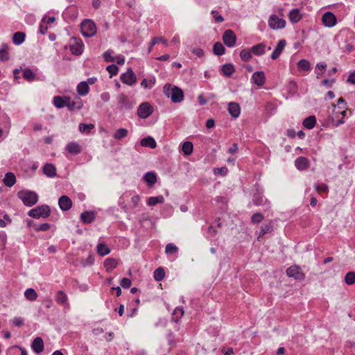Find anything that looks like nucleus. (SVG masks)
<instances>
[{
  "label": "nucleus",
  "instance_id": "1",
  "mask_svg": "<svg viewBox=\"0 0 355 355\" xmlns=\"http://www.w3.org/2000/svg\"><path fill=\"white\" fill-rule=\"evenodd\" d=\"M53 105L57 108L68 107L70 110L73 109L80 110L83 103L80 98L77 101H71L68 96H56L53 98Z\"/></svg>",
  "mask_w": 355,
  "mask_h": 355
},
{
  "label": "nucleus",
  "instance_id": "2",
  "mask_svg": "<svg viewBox=\"0 0 355 355\" xmlns=\"http://www.w3.org/2000/svg\"><path fill=\"white\" fill-rule=\"evenodd\" d=\"M17 196L23 201L24 204L28 207L34 205L38 200L37 194L31 191H20L18 192Z\"/></svg>",
  "mask_w": 355,
  "mask_h": 355
},
{
  "label": "nucleus",
  "instance_id": "3",
  "mask_svg": "<svg viewBox=\"0 0 355 355\" xmlns=\"http://www.w3.org/2000/svg\"><path fill=\"white\" fill-rule=\"evenodd\" d=\"M81 32L85 37H92L96 33V27L94 22L90 19L84 20L80 26Z\"/></svg>",
  "mask_w": 355,
  "mask_h": 355
},
{
  "label": "nucleus",
  "instance_id": "4",
  "mask_svg": "<svg viewBox=\"0 0 355 355\" xmlns=\"http://www.w3.org/2000/svg\"><path fill=\"white\" fill-rule=\"evenodd\" d=\"M50 214V209L47 205H42L37 207L35 209H31L28 211V216L39 218L40 217H47Z\"/></svg>",
  "mask_w": 355,
  "mask_h": 355
},
{
  "label": "nucleus",
  "instance_id": "5",
  "mask_svg": "<svg viewBox=\"0 0 355 355\" xmlns=\"http://www.w3.org/2000/svg\"><path fill=\"white\" fill-rule=\"evenodd\" d=\"M153 112V106L148 102L142 103L137 109V115L141 119H146Z\"/></svg>",
  "mask_w": 355,
  "mask_h": 355
},
{
  "label": "nucleus",
  "instance_id": "6",
  "mask_svg": "<svg viewBox=\"0 0 355 355\" xmlns=\"http://www.w3.org/2000/svg\"><path fill=\"white\" fill-rule=\"evenodd\" d=\"M268 25L273 30L282 29L285 27L286 21L276 15H272L269 17Z\"/></svg>",
  "mask_w": 355,
  "mask_h": 355
},
{
  "label": "nucleus",
  "instance_id": "7",
  "mask_svg": "<svg viewBox=\"0 0 355 355\" xmlns=\"http://www.w3.org/2000/svg\"><path fill=\"white\" fill-rule=\"evenodd\" d=\"M252 202L256 206H266L267 209L270 207V201L263 196V192L259 190H257L254 194Z\"/></svg>",
  "mask_w": 355,
  "mask_h": 355
},
{
  "label": "nucleus",
  "instance_id": "8",
  "mask_svg": "<svg viewBox=\"0 0 355 355\" xmlns=\"http://www.w3.org/2000/svg\"><path fill=\"white\" fill-rule=\"evenodd\" d=\"M286 275L290 277H293L297 280H303L305 277L300 268L297 266H291L286 270Z\"/></svg>",
  "mask_w": 355,
  "mask_h": 355
},
{
  "label": "nucleus",
  "instance_id": "9",
  "mask_svg": "<svg viewBox=\"0 0 355 355\" xmlns=\"http://www.w3.org/2000/svg\"><path fill=\"white\" fill-rule=\"evenodd\" d=\"M224 44L228 47H233L236 44V37L232 30H227L223 35Z\"/></svg>",
  "mask_w": 355,
  "mask_h": 355
},
{
  "label": "nucleus",
  "instance_id": "10",
  "mask_svg": "<svg viewBox=\"0 0 355 355\" xmlns=\"http://www.w3.org/2000/svg\"><path fill=\"white\" fill-rule=\"evenodd\" d=\"M164 92L173 103H180L184 98L183 90H164Z\"/></svg>",
  "mask_w": 355,
  "mask_h": 355
},
{
  "label": "nucleus",
  "instance_id": "11",
  "mask_svg": "<svg viewBox=\"0 0 355 355\" xmlns=\"http://www.w3.org/2000/svg\"><path fill=\"white\" fill-rule=\"evenodd\" d=\"M121 80L128 86H132L136 82V76L131 68L121 76Z\"/></svg>",
  "mask_w": 355,
  "mask_h": 355
},
{
  "label": "nucleus",
  "instance_id": "12",
  "mask_svg": "<svg viewBox=\"0 0 355 355\" xmlns=\"http://www.w3.org/2000/svg\"><path fill=\"white\" fill-rule=\"evenodd\" d=\"M322 21L326 27H333L336 24L337 19L335 15L331 12H325L322 17Z\"/></svg>",
  "mask_w": 355,
  "mask_h": 355
},
{
  "label": "nucleus",
  "instance_id": "13",
  "mask_svg": "<svg viewBox=\"0 0 355 355\" xmlns=\"http://www.w3.org/2000/svg\"><path fill=\"white\" fill-rule=\"evenodd\" d=\"M83 42L80 40L74 39V42L70 44L69 49L72 54L79 55L83 53Z\"/></svg>",
  "mask_w": 355,
  "mask_h": 355
},
{
  "label": "nucleus",
  "instance_id": "14",
  "mask_svg": "<svg viewBox=\"0 0 355 355\" xmlns=\"http://www.w3.org/2000/svg\"><path fill=\"white\" fill-rule=\"evenodd\" d=\"M44 341L40 337L35 338L31 343V348L36 354L41 353L44 350Z\"/></svg>",
  "mask_w": 355,
  "mask_h": 355
},
{
  "label": "nucleus",
  "instance_id": "15",
  "mask_svg": "<svg viewBox=\"0 0 355 355\" xmlns=\"http://www.w3.org/2000/svg\"><path fill=\"white\" fill-rule=\"evenodd\" d=\"M286 42L284 40H281L278 42L276 47L275 48L274 51L271 54V58L272 60H276L279 57L282 51L286 46Z\"/></svg>",
  "mask_w": 355,
  "mask_h": 355
},
{
  "label": "nucleus",
  "instance_id": "16",
  "mask_svg": "<svg viewBox=\"0 0 355 355\" xmlns=\"http://www.w3.org/2000/svg\"><path fill=\"white\" fill-rule=\"evenodd\" d=\"M252 81L257 86H263L266 82L265 74L263 71H256L252 74Z\"/></svg>",
  "mask_w": 355,
  "mask_h": 355
},
{
  "label": "nucleus",
  "instance_id": "17",
  "mask_svg": "<svg viewBox=\"0 0 355 355\" xmlns=\"http://www.w3.org/2000/svg\"><path fill=\"white\" fill-rule=\"evenodd\" d=\"M118 103L121 108L130 109L132 107L135 103L130 101L127 96L123 94L119 95L118 97Z\"/></svg>",
  "mask_w": 355,
  "mask_h": 355
},
{
  "label": "nucleus",
  "instance_id": "18",
  "mask_svg": "<svg viewBox=\"0 0 355 355\" xmlns=\"http://www.w3.org/2000/svg\"><path fill=\"white\" fill-rule=\"evenodd\" d=\"M60 208L63 211L69 210L72 206L71 199L67 196H62L58 200Z\"/></svg>",
  "mask_w": 355,
  "mask_h": 355
},
{
  "label": "nucleus",
  "instance_id": "19",
  "mask_svg": "<svg viewBox=\"0 0 355 355\" xmlns=\"http://www.w3.org/2000/svg\"><path fill=\"white\" fill-rule=\"evenodd\" d=\"M302 17L300 10L297 8L292 9L288 13V18L291 23H297Z\"/></svg>",
  "mask_w": 355,
  "mask_h": 355
},
{
  "label": "nucleus",
  "instance_id": "20",
  "mask_svg": "<svg viewBox=\"0 0 355 355\" xmlns=\"http://www.w3.org/2000/svg\"><path fill=\"white\" fill-rule=\"evenodd\" d=\"M66 149L69 153L73 155H78L82 150L81 146L78 143L74 141L69 142L67 145Z\"/></svg>",
  "mask_w": 355,
  "mask_h": 355
},
{
  "label": "nucleus",
  "instance_id": "21",
  "mask_svg": "<svg viewBox=\"0 0 355 355\" xmlns=\"http://www.w3.org/2000/svg\"><path fill=\"white\" fill-rule=\"evenodd\" d=\"M3 182L6 187H12L16 183V177L15 174L12 172L6 173L3 180Z\"/></svg>",
  "mask_w": 355,
  "mask_h": 355
},
{
  "label": "nucleus",
  "instance_id": "22",
  "mask_svg": "<svg viewBox=\"0 0 355 355\" xmlns=\"http://www.w3.org/2000/svg\"><path fill=\"white\" fill-rule=\"evenodd\" d=\"M43 172L44 173L49 177V178H53L55 177L56 173V168L55 166L52 164H46L43 166Z\"/></svg>",
  "mask_w": 355,
  "mask_h": 355
},
{
  "label": "nucleus",
  "instance_id": "23",
  "mask_svg": "<svg viewBox=\"0 0 355 355\" xmlns=\"http://www.w3.org/2000/svg\"><path fill=\"white\" fill-rule=\"evenodd\" d=\"M228 111L232 117L237 118L241 112L240 106L236 103H230L228 105Z\"/></svg>",
  "mask_w": 355,
  "mask_h": 355
},
{
  "label": "nucleus",
  "instance_id": "24",
  "mask_svg": "<svg viewBox=\"0 0 355 355\" xmlns=\"http://www.w3.org/2000/svg\"><path fill=\"white\" fill-rule=\"evenodd\" d=\"M309 164L308 159L304 157H300L295 162V165L299 170L306 169L309 166Z\"/></svg>",
  "mask_w": 355,
  "mask_h": 355
},
{
  "label": "nucleus",
  "instance_id": "25",
  "mask_svg": "<svg viewBox=\"0 0 355 355\" xmlns=\"http://www.w3.org/2000/svg\"><path fill=\"white\" fill-rule=\"evenodd\" d=\"M118 265L116 259L114 258H107L104 261V267L107 272H111Z\"/></svg>",
  "mask_w": 355,
  "mask_h": 355
},
{
  "label": "nucleus",
  "instance_id": "26",
  "mask_svg": "<svg viewBox=\"0 0 355 355\" xmlns=\"http://www.w3.org/2000/svg\"><path fill=\"white\" fill-rule=\"evenodd\" d=\"M140 144L144 147H149L150 148H155L157 144L155 140L152 137H147L141 140Z\"/></svg>",
  "mask_w": 355,
  "mask_h": 355
},
{
  "label": "nucleus",
  "instance_id": "27",
  "mask_svg": "<svg viewBox=\"0 0 355 355\" xmlns=\"http://www.w3.org/2000/svg\"><path fill=\"white\" fill-rule=\"evenodd\" d=\"M250 49L255 55H261L265 53L266 45L264 43H259L252 46Z\"/></svg>",
  "mask_w": 355,
  "mask_h": 355
},
{
  "label": "nucleus",
  "instance_id": "28",
  "mask_svg": "<svg viewBox=\"0 0 355 355\" xmlns=\"http://www.w3.org/2000/svg\"><path fill=\"white\" fill-rule=\"evenodd\" d=\"M144 179L150 187H153L157 182V176L155 173L152 172L146 173L144 176Z\"/></svg>",
  "mask_w": 355,
  "mask_h": 355
},
{
  "label": "nucleus",
  "instance_id": "29",
  "mask_svg": "<svg viewBox=\"0 0 355 355\" xmlns=\"http://www.w3.org/2000/svg\"><path fill=\"white\" fill-rule=\"evenodd\" d=\"M55 300L57 302V303H58L60 304H62V305L67 304L68 305V304H67L68 297H67L66 293L62 291H59L57 292V293L55 295Z\"/></svg>",
  "mask_w": 355,
  "mask_h": 355
},
{
  "label": "nucleus",
  "instance_id": "30",
  "mask_svg": "<svg viewBox=\"0 0 355 355\" xmlns=\"http://www.w3.org/2000/svg\"><path fill=\"white\" fill-rule=\"evenodd\" d=\"M9 59L8 45L3 43L0 48V61H7Z\"/></svg>",
  "mask_w": 355,
  "mask_h": 355
},
{
  "label": "nucleus",
  "instance_id": "31",
  "mask_svg": "<svg viewBox=\"0 0 355 355\" xmlns=\"http://www.w3.org/2000/svg\"><path fill=\"white\" fill-rule=\"evenodd\" d=\"M235 71L232 64H225L221 67V72L225 76H230Z\"/></svg>",
  "mask_w": 355,
  "mask_h": 355
},
{
  "label": "nucleus",
  "instance_id": "32",
  "mask_svg": "<svg viewBox=\"0 0 355 355\" xmlns=\"http://www.w3.org/2000/svg\"><path fill=\"white\" fill-rule=\"evenodd\" d=\"M97 78L95 77L89 78L87 80L80 82L76 89H88L89 86L94 84Z\"/></svg>",
  "mask_w": 355,
  "mask_h": 355
},
{
  "label": "nucleus",
  "instance_id": "33",
  "mask_svg": "<svg viewBox=\"0 0 355 355\" xmlns=\"http://www.w3.org/2000/svg\"><path fill=\"white\" fill-rule=\"evenodd\" d=\"M182 150L186 156L191 155L193 150V144L190 141L184 142L182 146Z\"/></svg>",
  "mask_w": 355,
  "mask_h": 355
},
{
  "label": "nucleus",
  "instance_id": "34",
  "mask_svg": "<svg viewBox=\"0 0 355 355\" xmlns=\"http://www.w3.org/2000/svg\"><path fill=\"white\" fill-rule=\"evenodd\" d=\"M26 35L23 32H17L13 35L12 42L16 45L22 44L25 40Z\"/></svg>",
  "mask_w": 355,
  "mask_h": 355
},
{
  "label": "nucleus",
  "instance_id": "35",
  "mask_svg": "<svg viewBox=\"0 0 355 355\" xmlns=\"http://www.w3.org/2000/svg\"><path fill=\"white\" fill-rule=\"evenodd\" d=\"M315 123L316 119L315 116H309L303 121V125L308 129H312L315 126Z\"/></svg>",
  "mask_w": 355,
  "mask_h": 355
},
{
  "label": "nucleus",
  "instance_id": "36",
  "mask_svg": "<svg viewBox=\"0 0 355 355\" xmlns=\"http://www.w3.org/2000/svg\"><path fill=\"white\" fill-rule=\"evenodd\" d=\"M95 216L92 211H85L81 214V219L85 223H90L94 220Z\"/></svg>",
  "mask_w": 355,
  "mask_h": 355
},
{
  "label": "nucleus",
  "instance_id": "37",
  "mask_svg": "<svg viewBox=\"0 0 355 355\" xmlns=\"http://www.w3.org/2000/svg\"><path fill=\"white\" fill-rule=\"evenodd\" d=\"M97 253L101 256H105L110 252V249L103 243H99L96 247Z\"/></svg>",
  "mask_w": 355,
  "mask_h": 355
},
{
  "label": "nucleus",
  "instance_id": "38",
  "mask_svg": "<svg viewBox=\"0 0 355 355\" xmlns=\"http://www.w3.org/2000/svg\"><path fill=\"white\" fill-rule=\"evenodd\" d=\"M23 76L28 81H33L36 79V75L29 68H25L23 70Z\"/></svg>",
  "mask_w": 355,
  "mask_h": 355
},
{
  "label": "nucleus",
  "instance_id": "39",
  "mask_svg": "<svg viewBox=\"0 0 355 355\" xmlns=\"http://www.w3.org/2000/svg\"><path fill=\"white\" fill-rule=\"evenodd\" d=\"M26 299L30 301H34L37 297V293L33 288H28L24 292Z\"/></svg>",
  "mask_w": 355,
  "mask_h": 355
},
{
  "label": "nucleus",
  "instance_id": "40",
  "mask_svg": "<svg viewBox=\"0 0 355 355\" xmlns=\"http://www.w3.org/2000/svg\"><path fill=\"white\" fill-rule=\"evenodd\" d=\"M128 131L125 128H119L118 129L114 134L113 135V137L115 139L120 140L127 137Z\"/></svg>",
  "mask_w": 355,
  "mask_h": 355
},
{
  "label": "nucleus",
  "instance_id": "41",
  "mask_svg": "<svg viewBox=\"0 0 355 355\" xmlns=\"http://www.w3.org/2000/svg\"><path fill=\"white\" fill-rule=\"evenodd\" d=\"M164 198L163 196H158L156 197H150L147 200V204L149 206H154L157 203H163Z\"/></svg>",
  "mask_w": 355,
  "mask_h": 355
},
{
  "label": "nucleus",
  "instance_id": "42",
  "mask_svg": "<svg viewBox=\"0 0 355 355\" xmlns=\"http://www.w3.org/2000/svg\"><path fill=\"white\" fill-rule=\"evenodd\" d=\"M213 51L216 55H222L225 53V49L220 42H216L214 45Z\"/></svg>",
  "mask_w": 355,
  "mask_h": 355
},
{
  "label": "nucleus",
  "instance_id": "43",
  "mask_svg": "<svg viewBox=\"0 0 355 355\" xmlns=\"http://www.w3.org/2000/svg\"><path fill=\"white\" fill-rule=\"evenodd\" d=\"M327 68V64L324 62L318 63L315 67V73L317 78L320 77L324 72Z\"/></svg>",
  "mask_w": 355,
  "mask_h": 355
},
{
  "label": "nucleus",
  "instance_id": "44",
  "mask_svg": "<svg viewBox=\"0 0 355 355\" xmlns=\"http://www.w3.org/2000/svg\"><path fill=\"white\" fill-rule=\"evenodd\" d=\"M298 68L304 71H310L311 67H310V62L305 59L300 60L297 63Z\"/></svg>",
  "mask_w": 355,
  "mask_h": 355
},
{
  "label": "nucleus",
  "instance_id": "45",
  "mask_svg": "<svg viewBox=\"0 0 355 355\" xmlns=\"http://www.w3.org/2000/svg\"><path fill=\"white\" fill-rule=\"evenodd\" d=\"M252 52L250 50L243 49L240 52V58L244 62H248L252 58Z\"/></svg>",
  "mask_w": 355,
  "mask_h": 355
},
{
  "label": "nucleus",
  "instance_id": "46",
  "mask_svg": "<svg viewBox=\"0 0 355 355\" xmlns=\"http://www.w3.org/2000/svg\"><path fill=\"white\" fill-rule=\"evenodd\" d=\"M164 270L161 267L157 268L154 272V279L157 282L162 281L164 278Z\"/></svg>",
  "mask_w": 355,
  "mask_h": 355
},
{
  "label": "nucleus",
  "instance_id": "47",
  "mask_svg": "<svg viewBox=\"0 0 355 355\" xmlns=\"http://www.w3.org/2000/svg\"><path fill=\"white\" fill-rule=\"evenodd\" d=\"M345 282L347 285H352L355 283V272H348L345 277Z\"/></svg>",
  "mask_w": 355,
  "mask_h": 355
},
{
  "label": "nucleus",
  "instance_id": "48",
  "mask_svg": "<svg viewBox=\"0 0 355 355\" xmlns=\"http://www.w3.org/2000/svg\"><path fill=\"white\" fill-rule=\"evenodd\" d=\"M94 125L92 123L86 124V123H80L79 124V130L81 132H87L89 133L90 131L94 129Z\"/></svg>",
  "mask_w": 355,
  "mask_h": 355
},
{
  "label": "nucleus",
  "instance_id": "49",
  "mask_svg": "<svg viewBox=\"0 0 355 355\" xmlns=\"http://www.w3.org/2000/svg\"><path fill=\"white\" fill-rule=\"evenodd\" d=\"M184 315V310L182 308H177L173 313V320L177 322Z\"/></svg>",
  "mask_w": 355,
  "mask_h": 355
},
{
  "label": "nucleus",
  "instance_id": "50",
  "mask_svg": "<svg viewBox=\"0 0 355 355\" xmlns=\"http://www.w3.org/2000/svg\"><path fill=\"white\" fill-rule=\"evenodd\" d=\"M272 227L273 226L271 223L262 225L261 227L259 236L270 232L272 230Z\"/></svg>",
  "mask_w": 355,
  "mask_h": 355
},
{
  "label": "nucleus",
  "instance_id": "51",
  "mask_svg": "<svg viewBox=\"0 0 355 355\" xmlns=\"http://www.w3.org/2000/svg\"><path fill=\"white\" fill-rule=\"evenodd\" d=\"M94 262V257L92 254H89L86 259H82L80 263L83 267L87 266H92Z\"/></svg>",
  "mask_w": 355,
  "mask_h": 355
},
{
  "label": "nucleus",
  "instance_id": "52",
  "mask_svg": "<svg viewBox=\"0 0 355 355\" xmlns=\"http://www.w3.org/2000/svg\"><path fill=\"white\" fill-rule=\"evenodd\" d=\"M263 215L261 213L257 212L252 215L251 221L254 224L259 223L263 220Z\"/></svg>",
  "mask_w": 355,
  "mask_h": 355
},
{
  "label": "nucleus",
  "instance_id": "53",
  "mask_svg": "<svg viewBox=\"0 0 355 355\" xmlns=\"http://www.w3.org/2000/svg\"><path fill=\"white\" fill-rule=\"evenodd\" d=\"M178 251V248L173 243H168L166 245L165 252L166 254H173Z\"/></svg>",
  "mask_w": 355,
  "mask_h": 355
},
{
  "label": "nucleus",
  "instance_id": "54",
  "mask_svg": "<svg viewBox=\"0 0 355 355\" xmlns=\"http://www.w3.org/2000/svg\"><path fill=\"white\" fill-rule=\"evenodd\" d=\"M158 43H162L165 46L168 45L167 40H165L164 38L162 37H154V38L152 39V40H151V46H154V45H155L156 44H158Z\"/></svg>",
  "mask_w": 355,
  "mask_h": 355
},
{
  "label": "nucleus",
  "instance_id": "55",
  "mask_svg": "<svg viewBox=\"0 0 355 355\" xmlns=\"http://www.w3.org/2000/svg\"><path fill=\"white\" fill-rule=\"evenodd\" d=\"M106 69L109 72L110 77L116 75L119 71V68L115 64H111L107 66Z\"/></svg>",
  "mask_w": 355,
  "mask_h": 355
},
{
  "label": "nucleus",
  "instance_id": "56",
  "mask_svg": "<svg viewBox=\"0 0 355 355\" xmlns=\"http://www.w3.org/2000/svg\"><path fill=\"white\" fill-rule=\"evenodd\" d=\"M120 284L123 288H128L130 287L132 282L130 279L123 277L121 280Z\"/></svg>",
  "mask_w": 355,
  "mask_h": 355
},
{
  "label": "nucleus",
  "instance_id": "57",
  "mask_svg": "<svg viewBox=\"0 0 355 355\" xmlns=\"http://www.w3.org/2000/svg\"><path fill=\"white\" fill-rule=\"evenodd\" d=\"M315 189L318 193H327L328 186L325 184H322L321 185H315Z\"/></svg>",
  "mask_w": 355,
  "mask_h": 355
},
{
  "label": "nucleus",
  "instance_id": "58",
  "mask_svg": "<svg viewBox=\"0 0 355 355\" xmlns=\"http://www.w3.org/2000/svg\"><path fill=\"white\" fill-rule=\"evenodd\" d=\"M213 97H214L213 96H211L210 97H205L202 94H200L198 96V102H199L200 105H205L206 103H207L209 100Z\"/></svg>",
  "mask_w": 355,
  "mask_h": 355
},
{
  "label": "nucleus",
  "instance_id": "59",
  "mask_svg": "<svg viewBox=\"0 0 355 355\" xmlns=\"http://www.w3.org/2000/svg\"><path fill=\"white\" fill-rule=\"evenodd\" d=\"M103 58L106 62H114L115 58L112 55L110 51H106L103 53Z\"/></svg>",
  "mask_w": 355,
  "mask_h": 355
},
{
  "label": "nucleus",
  "instance_id": "60",
  "mask_svg": "<svg viewBox=\"0 0 355 355\" xmlns=\"http://www.w3.org/2000/svg\"><path fill=\"white\" fill-rule=\"evenodd\" d=\"M51 225L49 223H42L35 227L37 231H47L50 229Z\"/></svg>",
  "mask_w": 355,
  "mask_h": 355
},
{
  "label": "nucleus",
  "instance_id": "61",
  "mask_svg": "<svg viewBox=\"0 0 355 355\" xmlns=\"http://www.w3.org/2000/svg\"><path fill=\"white\" fill-rule=\"evenodd\" d=\"M139 201H140L139 196L135 195V196H132L131 198L132 208H135L136 207H137Z\"/></svg>",
  "mask_w": 355,
  "mask_h": 355
},
{
  "label": "nucleus",
  "instance_id": "62",
  "mask_svg": "<svg viewBox=\"0 0 355 355\" xmlns=\"http://www.w3.org/2000/svg\"><path fill=\"white\" fill-rule=\"evenodd\" d=\"M227 171H228V169L225 166H223V167L214 169L215 174L218 173L221 175H225L227 173Z\"/></svg>",
  "mask_w": 355,
  "mask_h": 355
},
{
  "label": "nucleus",
  "instance_id": "63",
  "mask_svg": "<svg viewBox=\"0 0 355 355\" xmlns=\"http://www.w3.org/2000/svg\"><path fill=\"white\" fill-rule=\"evenodd\" d=\"M12 324L17 327H21L24 324V319L21 317H15L12 320Z\"/></svg>",
  "mask_w": 355,
  "mask_h": 355
},
{
  "label": "nucleus",
  "instance_id": "64",
  "mask_svg": "<svg viewBox=\"0 0 355 355\" xmlns=\"http://www.w3.org/2000/svg\"><path fill=\"white\" fill-rule=\"evenodd\" d=\"M347 82L355 85V70L349 73Z\"/></svg>",
  "mask_w": 355,
  "mask_h": 355
}]
</instances>
